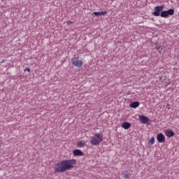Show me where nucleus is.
Listing matches in <instances>:
<instances>
[{
    "instance_id": "13",
    "label": "nucleus",
    "mask_w": 179,
    "mask_h": 179,
    "mask_svg": "<svg viewBox=\"0 0 179 179\" xmlns=\"http://www.w3.org/2000/svg\"><path fill=\"white\" fill-rule=\"evenodd\" d=\"M77 146L78 148H85V145H86V143L85 141H80L76 143Z\"/></svg>"
},
{
    "instance_id": "7",
    "label": "nucleus",
    "mask_w": 179,
    "mask_h": 179,
    "mask_svg": "<svg viewBox=\"0 0 179 179\" xmlns=\"http://www.w3.org/2000/svg\"><path fill=\"white\" fill-rule=\"evenodd\" d=\"M138 120L141 124H148L150 121V119L145 115H140Z\"/></svg>"
},
{
    "instance_id": "19",
    "label": "nucleus",
    "mask_w": 179,
    "mask_h": 179,
    "mask_svg": "<svg viewBox=\"0 0 179 179\" xmlns=\"http://www.w3.org/2000/svg\"><path fill=\"white\" fill-rule=\"evenodd\" d=\"M159 52L161 53L162 52L159 50Z\"/></svg>"
},
{
    "instance_id": "18",
    "label": "nucleus",
    "mask_w": 179,
    "mask_h": 179,
    "mask_svg": "<svg viewBox=\"0 0 179 179\" xmlns=\"http://www.w3.org/2000/svg\"><path fill=\"white\" fill-rule=\"evenodd\" d=\"M3 62H5V60L3 59L1 62V64H3Z\"/></svg>"
},
{
    "instance_id": "15",
    "label": "nucleus",
    "mask_w": 179,
    "mask_h": 179,
    "mask_svg": "<svg viewBox=\"0 0 179 179\" xmlns=\"http://www.w3.org/2000/svg\"><path fill=\"white\" fill-rule=\"evenodd\" d=\"M123 178L124 179H129L131 178V173H126L123 175Z\"/></svg>"
},
{
    "instance_id": "3",
    "label": "nucleus",
    "mask_w": 179,
    "mask_h": 179,
    "mask_svg": "<svg viewBox=\"0 0 179 179\" xmlns=\"http://www.w3.org/2000/svg\"><path fill=\"white\" fill-rule=\"evenodd\" d=\"M174 8H170L168 10H163L161 13V17L167 18L169 16H173L174 15Z\"/></svg>"
},
{
    "instance_id": "12",
    "label": "nucleus",
    "mask_w": 179,
    "mask_h": 179,
    "mask_svg": "<svg viewBox=\"0 0 179 179\" xmlns=\"http://www.w3.org/2000/svg\"><path fill=\"white\" fill-rule=\"evenodd\" d=\"M107 13V11H94L93 13V15H94V16H106V14Z\"/></svg>"
},
{
    "instance_id": "6",
    "label": "nucleus",
    "mask_w": 179,
    "mask_h": 179,
    "mask_svg": "<svg viewBox=\"0 0 179 179\" xmlns=\"http://www.w3.org/2000/svg\"><path fill=\"white\" fill-rule=\"evenodd\" d=\"M157 140L159 143H166V136L163 133H159L157 135Z\"/></svg>"
},
{
    "instance_id": "1",
    "label": "nucleus",
    "mask_w": 179,
    "mask_h": 179,
    "mask_svg": "<svg viewBox=\"0 0 179 179\" xmlns=\"http://www.w3.org/2000/svg\"><path fill=\"white\" fill-rule=\"evenodd\" d=\"M75 164H76V159H66L57 163L54 168V173H65L68 170H72Z\"/></svg>"
},
{
    "instance_id": "9",
    "label": "nucleus",
    "mask_w": 179,
    "mask_h": 179,
    "mask_svg": "<svg viewBox=\"0 0 179 179\" xmlns=\"http://www.w3.org/2000/svg\"><path fill=\"white\" fill-rule=\"evenodd\" d=\"M122 128L124 129H129L131 127H132V124L129 123V122H123L121 124Z\"/></svg>"
},
{
    "instance_id": "5",
    "label": "nucleus",
    "mask_w": 179,
    "mask_h": 179,
    "mask_svg": "<svg viewBox=\"0 0 179 179\" xmlns=\"http://www.w3.org/2000/svg\"><path fill=\"white\" fill-rule=\"evenodd\" d=\"M164 9V6H155V11L152 13L153 16H157V17L160 16Z\"/></svg>"
},
{
    "instance_id": "17",
    "label": "nucleus",
    "mask_w": 179,
    "mask_h": 179,
    "mask_svg": "<svg viewBox=\"0 0 179 179\" xmlns=\"http://www.w3.org/2000/svg\"><path fill=\"white\" fill-rule=\"evenodd\" d=\"M155 48H156V50H157L159 51V50H160V48H162V46H156Z\"/></svg>"
},
{
    "instance_id": "14",
    "label": "nucleus",
    "mask_w": 179,
    "mask_h": 179,
    "mask_svg": "<svg viewBox=\"0 0 179 179\" xmlns=\"http://www.w3.org/2000/svg\"><path fill=\"white\" fill-rule=\"evenodd\" d=\"M152 145H155V137H152L148 142V146H149V148H150Z\"/></svg>"
},
{
    "instance_id": "4",
    "label": "nucleus",
    "mask_w": 179,
    "mask_h": 179,
    "mask_svg": "<svg viewBox=\"0 0 179 179\" xmlns=\"http://www.w3.org/2000/svg\"><path fill=\"white\" fill-rule=\"evenodd\" d=\"M71 62L74 66H76V68H82V66H83V62H82V60H79V57L73 58L71 59Z\"/></svg>"
},
{
    "instance_id": "10",
    "label": "nucleus",
    "mask_w": 179,
    "mask_h": 179,
    "mask_svg": "<svg viewBox=\"0 0 179 179\" xmlns=\"http://www.w3.org/2000/svg\"><path fill=\"white\" fill-rule=\"evenodd\" d=\"M73 155L74 156H85V154L83 153V152H82V150L79 149L74 150L73 151Z\"/></svg>"
},
{
    "instance_id": "11",
    "label": "nucleus",
    "mask_w": 179,
    "mask_h": 179,
    "mask_svg": "<svg viewBox=\"0 0 179 179\" xmlns=\"http://www.w3.org/2000/svg\"><path fill=\"white\" fill-rule=\"evenodd\" d=\"M139 106H141V103L139 101H134L130 103L129 107H131V108H138Z\"/></svg>"
},
{
    "instance_id": "8",
    "label": "nucleus",
    "mask_w": 179,
    "mask_h": 179,
    "mask_svg": "<svg viewBox=\"0 0 179 179\" xmlns=\"http://www.w3.org/2000/svg\"><path fill=\"white\" fill-rule=\"evenodd\" d=\"M165 135L166 136V138H173V136H174V135H176V133H174V131H173V130L171 129H166L165 131Z\"/></svg>"
},
{
    "instance_id": "2",
    "label": "nucleus",
    "mask_w": 179,
    "mask_h": 179,
    "mask_svg": "<svg viewBox=\"0 0 179 179\" xmlns=\"http://www.w3.org/2000/svg\"><path fill=\"white\" fill-rule=\"evenodd\" d=\"M94 136L91 137L90 143L92 146H99V145H100L103 141V134L96 133L94 134Z\"/></svg>"
},
{
    "instance_id": "16",
    "label": "nucleus",
    "mask_w": 179,
    "mask_h": 179,
    "mask_svg": "<svg viewBox=\"0 0 179 179\" xmlns=\"http://www.w3.org/2000/svg\"><path fill=\"white\" fill-rule=\"evenodd\" d=\"M30 68H26L24 70V72H26V71H27V72H30Z\"/></svg>"
}]
</instances>
